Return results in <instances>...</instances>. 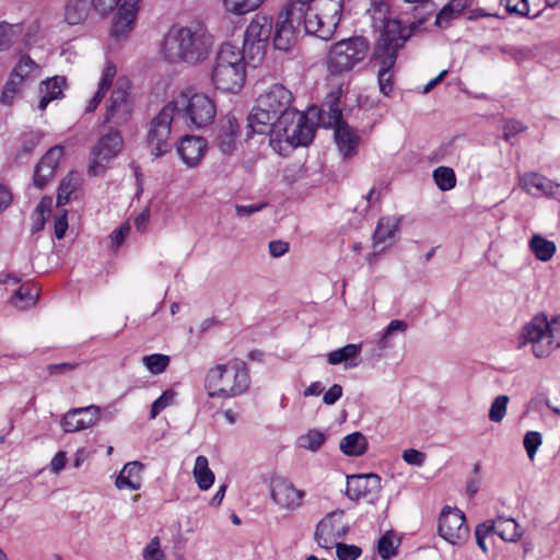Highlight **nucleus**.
I'll return each instance as SVG.
<instances>
[{"instance_id":"nucleus-2","label":"nucleus","mask_w":560,"mask_h":560,"mask_svg":"<svg viewBox=\"0 0 560 560\" xmlns=\"http://www.w3.org/2000/svg\"><path fill=\"white\" fill-rule=\"evenodd\" d=\"M383 22V31L374 45L372 57L381 66L377 73L380 91L388 96L394 88L392 69L396 63L398 51L405 46L417 25L411 23L410 30L407 31L397 19H387Z\"/></svg>"},{"instance_id":"nucleus-50","label":"nucleus","mask_w":560,"mask_h":560,"mask_svg":"<svg viewBox=\"0 0 560 560\" xmlns=\"http://www.w3.org/2000/svg\"><path fill=\"white\" fill-rule=\"evenodd\" d=\"M399 544H394L393 532H386L378 540L377 551L383 560H389L397 555Z\"/></svg>"},{"instance_id":"nucleus-45","label":"nucleus","mask_w":560,"mask_h":560,"mask_svg":"<svg viewBox=\"0 0 560 560\" xmlns=\"http://www.w3.org/2000/svg\"><path fill=\"white\" fill-rule=\"evenodd\" d=\"M26 84L21 81V79L13 78V74L10 73V77L8 81L5 82L1 96L0 102L3 105H12L15 97L19 95V93L22 91V89Z\"/></svg>"},{"instance_id":"nucleus-42","label":"nucleus","mask_w":560,"mask_h":560,"mask_svg":"<svg viewBox=\"0 0 560 560\" xmlns=\"http://www.w3.org/2000/svg\"><path fill=\"white\" fill-rule=\"evenodd\" d=\"M50 208H51V199L49 198H42L39 203L36 206L35 210L32 213V225H31V232L32 234H36L40 232L45 228V223L47 221V218L50 214Z\"/></svg>"},{"instance_id":"nucleus-64","label":"nucleus","mask_w":560,"mask_h":560,"mask_svg":"<svg viewBox=\"0 0 560 560\" xmlns=\"http://www.w3.org/2000/svg\"><path fill=\"white\" fill-rule=\"evenodd\" d=\"M342 396V386L334 384L323 396V402L326 405L336 404Z\"/></svg>"},{"instance_id":"nucleus-48","label":"nucleus","mask_w":560,"mask_h":560,"mask_svg":"<svg viewBox=\"0 0 560 560\" xmlns=\"http://www.w3.org/2000/svg\"><path fill=\"white\" fill-rule=\"evenodd\" d=\"M78 186V178L73 173L68 174L60 183L57 192V206H63L70 200L71 194Z\"/></svg>"},{"instance_id":"nucleus-27","label":"nucleus","mask_w":560,"mask_h":560,"mask_svg":"<svg viewBox=\"0 0 560 560\" xmlns=\"http://www.w3.org/2000/svg\"><path fill=\"white\" fill-rule=\"evenodd\" d=\"M335 142L345 159L357 154L360 137L348 124L339 125L335 130Z\"/></svg>"},{"instance_id":"nucleus-4","label":"nucleus","mask_w":560,"mask_h":560,"mask_svg":"<svg viewBox=\"0 0 560 560\" xmlns=\"http://www.w3.org/2000/svg\"><path fill=\"white\" fill-rule=\"evenodd\" d=\"M247 57L231 43L221 45L212 70V81L224 92H238L245 82Z\"/></svg>"},{"instance_id":"nucleus-59","label":"nucleus","mask_w":560,"mask_h":560,"mask_svg":"<svg viewBox=\"0 0 560 560\" xmlns=\"http://www.w3.org/2000/svg\"><path fill=\"white\" fill-rule=\"evenodd\" d=\"M402 459L409 464L417 467H421L425 462V454L416 450V448H407L402 452Z\"/></svg>"},{"instance_id":"nucleus-8","label":"nucleus","mask_w":560,"mask_h":560,"mask_svg":"<svg viewBox=\"0 0 560 560\" xmlns=\"http://www.w3.org/2000/svg\"><path fill=\"white\" fill-rule=\"evenodd\" d=\"M370 44L362 36H353L335 43L327 56V68L330 74H341L363 61Z\"/></svg>"},{"instance_id":"nucleus-9","label":"nucleus","mask_w":560,"mask_h":560,"mask_svg":"<svg viewBox=\"0 0 560 560\" xmlns=\"http://www.w3.org/2000/svg\"><path fill=\"white\" fill-rule=\"evenodd\" d=\"M273 27L272 18L256 14L244 33L241 52L247 57V65L257 67L264 59Z\"/></svg>"},{"instance_id":"nucleus-5","label":"nucleus","mask_w":560,"mask_h":560,"mask_svg":"<svg viewBox=\"0 0 560 560\" xmlns=\"http://www.w3.org/2000/svg\"><path fill=\"white\" fill-rule=\"evenodd\" d=\"M292 101L293 94L284 85H271L265 94L257 98L256 105L247 117L246 138H252L255 131L270 128V120L276 119L277 115L290 108Z\"/></svg>"},{"instance_id":"nucleus-61","label":"nucleus","mask_w":560,"mask_h":560,"mask_svg":"<svg viewBox=\"0 0 560 560\" xmlns=\"http://www.w3.org/2000/svg\"><path fill=\"white\" fill-rule=\"evenodd\" d=\"M116 66L113 62H108L103 71L98 88H103V90L107 92L116 75Z\"/></svg>"},{"instance_id":"nucleus-15","label":"nucleus","mask_w":560,"mask_h":560,"mask_svg":"<svg viewBox=\"0 0 560 560\" xmlns=\"http://www.w3.org/2000/svg\"><path fill=\"white\" fill-rule=\"evenodd\" d=\"M288 14L296 21L298 26H303L306 34L314 35L324 40L322 34L323 21L318 12L314 10L313 0H290L285 5Z\"/></svg>"},{"instance_id":"nucleus-34","label":"nucleus","mask_w":560,"mask_h":560,"mask_svg":"<svg viewBox=\"0 0 560 560\" xmlns=\"http://www.w3.org/2000/svg\"><path fill=\"white\" fill-rule=\"evenodd\" d=\"M368 440L361 432H353L341 439L340 451L352 457L363 455L368 450Z\"/></svg>"},{"instance_id":"nucleus-13","label":"nucleus","mask_w":560,"mask_h":560,"mask_svg":"<svg viewBox=\"0 0 560 560\" xmlns=\"http://www.w3.org/2000/svg\"><path fill=\"white\" fill-rule=\"evenodd\" d=\"M381 480V477L373 472L350 475L347 477L345 494L355 502L364 499L366 502L375 504L382 490Z\"/></svg>"},{"instance_id":"nucleus-19","label":"nucleus","mask_w":560,"mask_h":560,"mask_svg":"<svg viewBox=\"0 0 560 560\" xmlns=\"http://www.w3.org/2000/svg\"><path fill=\"white\" fill-rule=\"evenodd\" d=\"M98 413L100 408L95 405L70 409L63 416L61 427L66 433L84 430L97 423Z\"/></svg>"},{"instance_id":"nucleus-24","label":"nucleus","mask_w":560,"mask_h":560,"mask_svg":"<svg viewBox=\"0 0 560 560\" xmlns=\"http://www.w3.org/2000/svg\"><path fill=\"white\" fill-rule=\"evenodd\" d=\"M61 156L62 149L54 147L39 160L34 172V185L37 188L42 189L47 185L49 178L54 176Z\"/></svg>"},{"instance_id":"nucleus-32","label":"nucleus","mask_w":560,"mask_h":560,"mask_svg":"<svg viewBox=\"0 0 560 560\" xmlns=\"http://www.w3.org/2000/svg\"><path fill=\"white\" fill-rule=\"evenodd\" d=\"M523 188L530 195H546L553 194L552 188L560 189V186H556L547 177L537 173H526L521 178Z\"/></svg>"},{"instance_id":"nucleus-10","label":"nucleus","mask_w":560,"mask_h":560,"mask_svg":"<svg viewBox=\"0 0 560 560\" xmlns=\"http://www.w3.org/2000/svg\"><path fill=\"white\" fill-rule=\"evenodd\" d=\"M173 122H177V120L167 104L149 122L145 145L154 159L164 156L172 150L171 132Z\"/></svg>"},{"instance_id":"nucleus-3","label":"nucleus","mask_w":560,"mask_h":560,"mask_svg":"<svg viewBox=\"0 0 560 560\" xmlns=\"http://www.w3.org/2000/svg\"><path fill=\"white\" fill-rule=\"evenodd\" d=\"M250 385L249 371L242 360L230 361L211 368L205 387L211 398H232L244 394Z\"/></svg>"},{"instance_id":"nucleus-14","label":"nucleus","mask_w":560,"mask_h":560,"mask_svg":"<svg viewBox=\"0 0 560 560\" xmlns=\"http://www.w3.org/2000/svg\"><path fill=\"white\" fill-rule=\"evenodd\" d=\"M130 81L126 77H119L108 100L105 121L109 122L116 118V122H125L132 112V104L129 97Z\"/></svg>"},{"instance_id":"nucleus-63","label":"nucleus","mask_w":560,"mask_h":560,"mask_svg":"<svg viewBox=\"0 0 560 560\" xmlns=\"http://www.w3.org/2000/svg\"><path fill=\"white\" fill-rule=\"evenodd\" d=\"M67 229H68L67 211L62 210V213L60 215H58L54 222L55 236L58 240H61L65 236Z\"/></svg>"},{"instance_id":"nucleus-58","label":"nucleus","mask_w":560,"mask_h":560,"mask_svg":"<svg viewBox=\"0 0 560 560\" xmlns=\"http://www.w3.org/2000/svg\"><path fill=\"white\" fill-rule=\"evenodd\" d=\"M526 130V126L516 119H506L503 125V139L510 141L511 138Z\"/></svg>"},{"instance_id":"nucleus-31","label":"nucleus","mask_w":560,"mask_h":560,"mask_svg":"<svg viewBox=\"0 0 560 560\" xmlns=\"http://www.w3.org/2000/svg\"><path fill=\"white\" fill-rule=\"evenodd\" d=\"M361 350V345L348 343L342 348L329 352L327 354V362L331 365L343 363L347 369L355 368L359 364L357 359Z\"/></svg>"},{"instance_id":"nucleus-55","label":"nucleus","mask_w":560,"mask_h":560,"mask_svg":"<svg viewBox=\"0 0 560 560\" xmlns=\"http://www.w3.org/2000/svg\"><path fill=\"white\" fill-rule=\"evenodd\" d=\"M144 560H164L165 555L161 549V544L159 537H154L150 540V542L145 546L142 552Z\"/></svg>"},{"instance_id":"nucleus-49","label":"nucleus","mask_w":560,"mask_h":560,"mask_svg":"<svg viewBox=\"0 0 560 560\" xmlns=\"http://www.w3.org/2000/svg\"><path fill=\"white\" fill-rule=\"evenodd\" d=\"M264 0H223L228 11L242 15L256 10Z\"/></svg>"},{"instance_id":"nucleus-6","label":"nucleus","mask_w":560,"mask_h":560,"mask_svg":"<svg viewBox=\"0 0 560 560\" xmlns=\"http://www.w3.org/2000/svg\"><path fill=\"white\" fill-rule=\"evenodd\" d=\"M178 121L188 128H203L210 125L217 114L214 102L205 93L182 92L167 103Z\"/></svg>"},{"instance_id":"nucleus-43","label":"nucleus","mask_w":560,"mask_h":560,"mask_svg":"<svg viewBox=\"0 0 560 560\" xmlns=\"http://www.w3.org/2000/svg\"><path fill=\"white\" fill-rule=\"evenodd\" d=\"M326 441V434L318 429H311L298 439L300 447L311 452H317Z\"/></svg>"},{"instance_id":"nucleus-40","label":"nucleus","mask_w":560,"mask_h":560,"mask_svg":"<svg viewBox=\"0 0 560 560\" xmlns=\"http://www.w3.org/2000/svg\"><path fill=\"white\" fill-rule=\"evenodd\" d=\"M470 4V0H451L436 14L435 24L446 27L452 19L460 14Z\"/></svg>"},{"instance_id":"nucleus-33","label":"nucleus","mask_w":560,"mask_h":560,"mask_svg":"<svg viewBox=\"0 0 560 560\" xmlns=\"http://www.w3.org/2000/svg\"><path fill=\"white\" fill-rule=\"evenodd\" d=\"M401 220V217H382L373 234V245L376 246L392 238L398 232Z\"/></svg>"},{"instance_id":"nucleus-41","label":"nucleus","mask_w":560,"mask_h":560,"mask_svg":"<svg viewBox=\"0 0 560 560\" xmlns=\"http://www.w3.org/2000/svg\"><path fill=\"white\" fill-rule=\"evenodd\" d=\"M24 31L22 23L0 22V51L9 50Z\"/></svg>"},{"instance_id":"nucleus-36","label":"nucleus","mask_w":560,"mask_h":560,"mask_svg":"<svg viewBox=\"0 0 560 560\" xmlns=\"http://www.w3.org/2000/svg\"><path fill=\"white\" fill-rule=\"evenodd\" d=\"M194 477L201 490H208L214 482V474L209 468L208 458L203 455H199L195 459Z\"/></svg>"},{"instance_id":"nucleus-37","label":"nucleus","mask_w":560,"mask_h":560,"mask_svg":"<svg viewBox=\"0 0 560 560\" xmlns=\"http://www.w3.org/2000/svg\"><path fill=\"white\" fill-rule=\"evenodd\" d=\"M529 248L535 257L544 262L549 261L557 249L555 242L549 241L539 234L532 236L529 240Z\"/></svg>"},{"instance_id":"nucleus-53","label":"nucleus","mask_w":560,"mask_h":560,"mask_svg":"<svg viewBox=\"0 0 560 560\" xmlns=\"http://www.w3.org/2000/svg\"><path fill=\"white\" fill-rule=\"evenodd\" d=\"M335 545L339 560H357L362 553L361 548L354 545H347L342 542H337Z\"/></svg>"},{"instance_id":"nucleus-30","label":"nucleus","mask_w":560,"mask_h":560,"mask_svg":"<svg viewBox=\"0 0 560 560\" xmlns=\"http://www.w3.org/2000/svg\"><path fill=\"white\" fill-rule=\"evenodd\" d=\"M143 467V464L138 460L125 464L116 478V487L118 489L128 488L130 490H139L141 487V472Z\"/></svg>"},{"instance_id":"nucleus-39","label":"nucleus","mask_w":560,"mask_h":560,"mask_svg":"<svg viewBox=\"0 0 560 560\" xmlns=\"http://www.w3.org/2000/svg\"><path fill=\"white\" fill-rule=\"evenodd\" d=\"M11 74H13V78L21 79L23 83L27 84L39 75V67L30 56L25 55L19 59Z\"/></svg>"},{"instance_id":"nucleus-11","label":"nucleus","mask_w":560,"mask_h":560,"mask_svg":"<svg viewBox=\"0 0 560 560\" xmlns=\"http://www.w3.org/2000/svg\"><path fill=\"white\" fill-rule=\"evenodd\" d=\"M438 532L452 545L465 544L469 537L465 514L457 508L445 506L439 517Z\"/></svg>"},{"instance_id":"nucleus-12","label":"nucleus","mask_w":560,"mask_h":560,"mask_svg":"<svg viewBox=\"0 0 560 560\" xmlns=\"http://www.w3.org/2000/svg\"><path fill=\"white\" fill-rule=\"evenodd\" d=\"M122 147V137L118 130H110L104 135L92 150L93 159L89 163L90 176L103 175L106 170L105 162L116 156Z\"/></svg>"},{"instance_id":"nucleus-28","label":"nucleus","mask_w":560,"mask_h":560,"mask_svg":"<svg viewBox=\"0 0 560 560\" xmlns=\"http://www.w3.org/2000/svg\"><path fill=\"white\" fill-rule=\"evenodd\" d=\"M67 86V79L61 75H55L40 83L39 92L42 97L38 103V108L44 110L47 105L55 100L63 97V89Z\"/></svg>"},{"instance_id":"nucleus-57","label":"nucleus","mask_w":560,"mask_h":560,"mask_svg":"<svg viewBox=\"0 0 560 560\" xmlns=\"http://www.w3.org/2000/svg\"><path fill=\"white\" fill-rule=\"evenodd\" d=\"M501 4L505 7L509 13H515L521 16H527L529 13L527 0H501Z\"/></svg>"},{"instance_id":"nucleus-23","label":"nucleus","mask_w":560,"mask_h":560,"mask_svg":"<svg viewBox=\"0 0 560 560\" xmlns=\"http://www.w3.org/2000/svg\"><path fill=\"white\" fill-rule=\"evenodd\" d=\"M139 2L140 0H125L120 5H117L118 11L114 18L110 32L113 37L119 39L131 31L137 16Z\"/></svg>"},{"instance_id":"nucleus-1","label":"nucleus","mask_w":560,"mask_h":560,"mask_svg":"<svg viewBox=\"0 0 560 560\" xmlns=\"http://www.w3.org/2000/svg\"><path fill=\"white\" fill-rule=\"evenodd\" d=\"M214 38L202 22L173 25L164 35L161 54L171 63L197 65L212 51Z\"/></svg>"},{"instance_id":"nucleus-7","label":"nucleus","mask_w":560,"mask_h":560,"mask_svg":"<svg viewBox=\"0 0 560 560\" xmlns=\"http://www.w3.org/2000/svg\"><path fill=\"white\" fill-rule=\"evenodd\" d=\"M524 343H532L536 358H547L555 349L560 348V316L548 320L544 314L536 315L526 324L521 334Z\"/></svg>"},{"instance_id":"nucleus-35","label":"nucleus","mask_w":560,"mask_h":560,"mask_svg":"<svg viewBox=\"0 0 560 560\" xmlns=\"http://www.w3.org/2000/svg\"><path fill=\"white\" fill-rule=\"evenodd\" d=\"M90 12L88 0H69L65 8V20L69 25L83 23Z\"/></svg>"},{"instance_id":"nucleus-56","label":"nucleus","mask_w":560,"mask_h":560,"mask_svg":"<svg viewBox=\"0 0 560 560\" xmlns=\"http://www.w3.org/2000/svg\"><path fill=\"white\" fill-rule=\"evenodd\" d=\"M492 525L490 522H483L476 526L475 528V537H476V544L477 546L483 551H488V547L486 545V538L489 535H492Z\"/></svg>"},{"instance_id":"nucleus-52","label":"nucleus","mask_w":560,"mask_h":560,"mask_svg":"<svg viewBox=\"0 0 560 560\" xmlns=\"http://www.w3.org/2000/svg\"><path fill=\"white\" fill-rule=\"evenodd\" d=\"M175 398V392L172 389L164 390L162 395L156 398L152 405L150 410V418L155 419L158 415L163 411L166 407L172 405Z\"/></svg>"},{"instance_id":"nucleus-16","label":"nucleus","mask_w":560,"mask_h":560,"mask_svg":"<svg viewBox=\"0 0 560 560\" xmlns=\"http://www.w3.org/2000/svg\"><path fill=\"white\" fill-rule=\"evenodd\" d=\"M343 514L342 510H336L317 523L314 539L319 547L329 549L337 544L338 538H342L348 533L349 527L347 525L337 524V521H341Z\"/></svg>"},{"instance_id":"nucleus-54","label":"nucleus","mask_w":560,"mask_h":560,"mask_svg":"<svg viewBox=\"0 0 560 560\" xmlns=\"http://www.w3.org/2000/svg\"><path fill=\"white\" fill-rule=\"evenodd\" d=\"M541 434L536 431H528L524 436V448L530 459H534L538 447L541 445Z\"/></svg>"},{"instance_id":"nucleus-44","label":"nucleus","mask_w":560,"mask_h":560,"mask_svg":"<svg viewBox=\"0 0 560 560\" xmlns=\"http://www.w3.org/2000/svg\"><path fill=\"white\" fill-rule=\"evenodd\" d=\"M433 179L436 186L443 191L451 190L456 185V176L454 170L447 166L436 167L433 171Z\"/></svg>"},{"instance_id":"nucleus-62","label":"nucleus","mask_w":560,"mask_h":560,"mask_svg":"<svg viewBox=\"0 0 560 560\" xmlns=\"http://www.w3.org/2000/svg\"><path fill=\"white\" fill-rule=\"evenodd\" d=\"M268 206L267 202H260L257 205H236L235 211L238 217H249L256 212L261 211Z\"/></svg>"},{"instance_id":"nucleus-18","label":"nucleus","mask_w":560,"mask_h":560,"mask_svg":"<svg viewBox=\"0 0 560 560\" xmlns=\"http://www.w3.org/2000/svg\"><path fill=\"white\" fill-rule=\"evenodd\" d=\"M314 10L318 12L322 24L324 40H328L335 34L342 16L343 0H313Z\"/></svg>"},{"instance_id":"nucleus-20","label":"nucleus","mask_w":560,"mask_h":560,"mask_svg":"<svg viewBox=\"0 0 560 560\" xmlns=\"http://www.w3.org/2000/svg\"><path fill=\"white\" fill-rule=\"evenodd\" d=\"M300 26L296 21L288 14V9H284L279 14L273 35V46L278 50L288 51L296 43Z\"/></svg>"},{"instance_id":"nucleus-17","label":"nucleus","mask_w":560,"mask_h":560,"mask_svg":"<svg viewBox=\"0 0 560 560\" xmlns=\"http://www.w3.org/2000/svg\"><path fill=\"white\" fill-rule=\"evenodd\" d=\"M269 487L271 500L280 508L295 510L302 504L304 491L298 490L288 479L272 477Z\"/></svg>"},{"instance_id":"nucleus-46","label":"nucleus","mask_w":560,"mask_h":560,"mask_svg":"<svg viewBox=\"0 0 560 560\" xmlns=\"http://www.w3.org/2000/svg\"><path fill=\"white\" fill-rule=\"evenodd\" d=\"M141 361L151 374L156 375L163 373L167 369L171 359L166 354L154 353L144 355Z\"/></svg>"},{"instance_id":"nucleus-38","label":"nucleus","mask_w":560,"mask_h":560,"mask_svg":"<svg viewBox=\"0 0 560 560\" xmlns=\"http://www.w3.org/2000/svg\"><path fill=\"white\" fill-rule=\"evenodd\" d=\"M492 525V534L498 535L504 541H515L520 534L517 533L518 524L513 518L498 517V520H489Z\"/></svg>"},{"instance_id":"nucleus-47","label":"nucleus","mask_w":560,"mask_h":560,"mask_svg":"<svg viewBox=\"0 0 560 560\" xmlns=\"http://www.w3.org/2000/svg\"><path fill=\"white\" fill-rule=\"evenodd\" d=\"M37 298L38 293L36 291H33L30 287L21 285L11 298V303L23 310L34 305Z\"/></svg>"},{"instance_id":"nucleus-21","label":"nucleus","mask_w":560,"mask_h":560,"mask_svg":"<svg viewBox=\"0 0 560 560\" xmlns=\"http://www.w3.org/2000/svg\"><path fill=\"white\" fill-rule=\"evenodd\" d=\"M301 114L300 110L291 106L277 115L276 119L270 120V128L264 131H255V133L269 135L271 141H287Z\"/></svg>"},{"instance_id":"nucleus-26","label":"nucleus","mask_w":560,"mask_h":560,"mask_svg":"<svg viewBox=\"0 0 560 560\" xmlns=\"http://www.w3.org/2000/svg\"><path fill=\"white\" fill-rule=\"evenodd\" d=\"M240 125L235 116L228 114L221 121L217 131V141L223 154H231L236 148V138Z\"/></svg>"},{"instance_id":"nucleus-25","label":"nucleus","mask_w":560,"mask_h":560,"mask_svg":"<svg viewBox=\"0 0 560 560\" xmlns=\"http://www.w3.org/2000/svg\"><path fill=\"white\" fill-rule=\"evenodd\" d=\"M341 97V90L330 92L319 110L318 120L319 122L328 128H336L341 124H347L342 118V112L339 107Z\"/></svg>"},{"instance_id":"nucleus-29","label":"nucleus","mask_w":560,"mask_h":560,"mask_svg":"<svg viewBox=\"0 0 560 560\" xmlns=\"http://www.w3.org/2000/svg\"><path fill=\"white\" fill-rule=\"evenodd\" d=\"M315 136V126L310 121L305 114H301L298 118V122L291 130L287 142L292 147H306L308 145Z\"/></svg>"},{"instance_id":"nucleus-51","label":"nucleus","mask_w":560,"mask_h":560,"mask_svg":"<svg viewBox=\"0 0 560 560\" xmlns=\"http://www.w3.org/2000/svg\"><path fill=\"white\" fill-rule=\"evenodd\" d=\"M509 396L499 395L494 398L489 410V419L493 422H501L506 413Z\"/></svg>"},{"instance_id":"nucleus-60","label":"nucleus","mask_w":560,"mask_h":560,"mask_svg":"<svg viewBox=\"0 0 560 560\" xmlns=\"http://www.w3.org/2000/svg\"><path fill=\"white\" fill-rule=\"evenodd\" d=\"M122 2H125V0H92L91 4L100 14L106 15Z\"/></svg>"},{"instance_id":"nucleus-22","label":"nucleus","mask_w":560,"mask_h":560,"mask_svg":"<svg viewBox=\"0 0 560 560\" xmlns=\"http://www.w3.org/2000/svg\"><path fill=\"white\" fill-rule=\"evenodd\" d=\"M207 141L199 136H184L177 144V153L188 167L200 164L207 152Z\"/></svg>"}]
</instances>
